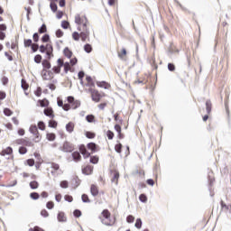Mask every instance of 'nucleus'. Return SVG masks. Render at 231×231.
Returning a JSON list of instances; mask_svg holds the SVG:
<instances>
[{
	"instance_id": "obj_42",
	"label": "nucleus",
	"mask_w": 231,
	"mask_h": 231,
	"mask_svg": "<svg viewBox=\"0 0 231 231\" xmlns=\"http://www.w3.org/2000/svg\"><path fill=\"white\" fill-rule=\"evenodd\" d=\"M81 199L83 203H91V199H89V196H88V194H83L81 196Z\"/></svg>"
},
{
	"instance_id": "obj_13",
	"label": "nucleus",
	"mask_w": 231,
	"mask_h": 231,
	"mask_svg": "<svg viewBox=\"0 0 231 231\" xmlns=\"http://www.w3.org/2000/svg\"><path fill=\"white\" fill-rule=\"evenodd\" d=\"M16 143L18 145H25V147H33V143H32V141L24 138L16 140Z\"/></svg>"
},
{
	"instance_id": "obj_32",
	"label": "nucleus",
	"mask_w": 231,
	"mask_h": 231,
	"mask_svg": "<svg viewBox=\"0 0 231 231\" xmlns=\"http://www.w3.org/2000/svg\"><path fill=\"white\" fill-rule=\"evenodd\" d=\"M62 67L64 68V72L68 73L69 71H71V65L69 64V62H65L63 61V65Z\"/></svg>"
},
{
	"instance_id": "obj_12",
	"label": "nucleus",
	"mask_w": 231,
	"mask_h": 231,
	"mask_svg": "<svg viewBox=\"0 0 231 231\" xmlns=\"http://www.w3.org/2000/svg\"><path fill=\"white\" fill-rule=\"evenodd\" d=\"M75 147L70 143L65 142L61 147V151L63 152H73Z\"/></svg>"
},
{
	"instance_id": "obj_37",
	"label": "nucleus",
	"mask_w": 231,
	"mask_h": 231,
	"mask_svg": "<svg viewBox=\"0 0 231 231\" xmlns=\"http://www.w3.org/2000/svg\"><path fill=\"white\" fill-rule=\"evenodd\" d=\"M61 28H63V30H68V28H71V25L69 24V22L64 20L61 22Z\"/></svg>"
},
{
	"instance_id": "obj_24",
	"label": "nucleus",
	"mask_w": 231,
	"mask_h": 231,
	"mask_svg": "<svg viewBox=\"0 0 231 231\" xmlns=\"http://www.w3.org/2000/svg\"><path fill=\"white\" fill-rule=\"evenodd\" d=\"M63 55L67 57V59H71V57H73V51L67 47L63 50Z\"/></svg>"
},
{
	"instance_id": "obj_50",
	"label": "nucleus",
	"mask_w": 231,
	"mask_h": 231,
	"mask_svg": "<svg viewBox=\"0 0 231 231\" xmlns=\"http://www.w3.org/2000/svg\"><path fill=\"white\" fill-rule=\"evenodd\" d=\"M106 136H107L108 140H113V138H115V133H113V131H111V130H107Z\"/></svg>"
},
{
	"instance_id": "obj_44",
	"label": "nucleus",
	"mask_w": 231,
	"mask_h": 231,
	"mask_svg": "<svg viewBox=\"0 0 231 231\" xmlns=\"http://www.w3.org/2000/svg\"><path fill=\"white\" fill-rule=\"evenodd\" d=\"M85 135L87 138L93 140V138H95V136H97V134H95L93 132H86Z\"/></svg>"
},
{
	"instance_id": "obj_23",
	"label": "nucleus",
	"mask_w": 231,
	"mask_h": 231,
	"mask_svg": "<svg viewBox=\"0 0 231 231\" xmlns=\"http://www.w3.org/2000/svg\"><path fill=\"white\" fill-rule=\"evenodd\" d=\"M72 158H73L74 162H81L82 155H80V152H73Z\"/></svg>"
},
{
	"instance_id": "obj_4",
	"label": "nucleus",
	"mask_w": 231,
	"mask_h": 231,
	"mask_svg": "<svg viewBox=\"0 0 231 231\" xmlns=\"http://www.w3.org/2000/svg\"><path fill=\"white\" fill-rule=\"evenodd\" d=\"M49 165H51L50 168H47L48 172H51V176L54 178H57V176H60V174H62V170L60 169V165L56 162H49Z\"/></svg>"
},
{
	"instance_id": "obj_62",
	"label": "nucleus",
	"mask_w": 231,
	"mask_h": 231,
	"mask_svg": "<svg viewBox=\"0 0 231 231\" xmlns=\"http://www.w3.org/2000/svg\"><path fill=\"white\" fill-rule=\"evenodd\" d=\"M50 6H51V10H52V12H57V4L56 3H51L50 4Z\"/></svg>"
},
{
	"instance_id": "obj_49",
	"label": "nucleus",
	"mask_w": 231,
	"mask_h": 231,
	"mask_svg": "<svg viewBox=\"0 0 231 231\" xmlns=\"http://www.w3.org/2000/svg\"><path fill=\"white\" fill-rule=\"evenodd\" d=\"M86 120L87 122H88L89 124H92L93 122H95V116L93 115H88L86 116Z\"/></svg>"
},
{
	"instance_id": "obj_59",
	"label": "nucleus",
	"mask_w": 231,
	"mask_h": 231,
	"mask_svg": "<svg viewBox=\"0 0 231 231\" xmlns=\"http://www.w3.org/2000/svg\"><path fill=\"white\" fill-rule=\"evenodd\" d=\"M42 42H50V35L49 34H44L42 37Z\"/></svg>"
},
{
	"instance_id": "obj_48",
	"label": "nucleus",
	"mask_w": 231,
	"mask_h": 231,
	"mask_svg": "<svg viewBox=\"0 0 231 231\" xmlns=\"http://www.w3.org/2000/svg\"><path fill=\"white\" fill-rule=\"evenodd\" d=\"M5 57L8 59V60L12 61L14 60V53L12 51H5Z\"/></svg>"
},
{
	"instance_id": "obj_38",
	"label": "nucleus",
	"mask_w": 231,
	"mask_h": 231,
	"mask_svg": "<svg viewBox=\"0 0 231 231\" xmlns=\"http://www.w3.org/2000/svg\"><path fill=\"white\" fill-rule=\"evenodd\" d=\"M38 129H40V131H46V124H44L43 121L38 122Z\"/></svg>"
},
{
	"instance_id": "obj_55",
	"label": "nucleus",
	"mask_w": 231,
	"mask_h": 231,
	"mask_svg": "<svg viewBox=\"0 0 231 231\" xmlns=\"http://www.w3.org/2000/svg\"><path fill=\"white\" fill-rule=\"evenodd\" d=\"M139 199L142 203H147V196L145 194H141L139 196Z\"/></svg>"
},
{
	"instance_id": "obj_36",
	"label": "nucleus",
	"mask_w": 231,
	"mask_h": 231,
	"mask_svg": "<svg viewBox=\"0 0 231 231\" xmlns=\"http://www.w3.org/2000/svg\"><path fill=\"white\" fill-rule=\"evenodd\" d=\"M19 50V41L18 40H14V41H12V43H11V50Z\"/></svg>"
},
{
	"instance_id": "obj_46",
	"label": "nucleus",
	"mask_w": 231,
	"mask_h": 231,
	"mask_svg": "<svg viewBox=\"0 0 231 231\" xmlns=\"http://www.w3.org/2000/svg\"><path fill=\"white\" fill-rule=\"evenodd\" d=\"M30 187L32 189H39V182H37L36 180H32L30 182Z\"/></svg>"
},
{
	"instance_id": "obj_53",
	"label": "nucleus",
	"mask_w": 231,
	"mask_h": 231,
	"mask_svg": "<svg viewBox=\"0 0 231 231\" xmlns=\"http://www.w3.org/2000/svg\"><path fill=\"white\" fill-rule=\"evenodd\" d=\"M30 198L32 199H39V198H41V195H39V193L37 192H32L30 194Z\"/></svg>"
},
{
	"instance_id": "obj_43",
	"label": "nucleus",
	"mask_w": 231,
	"mask_h": 231,
	"mask_svg": "<svg viewBox=\"0 0 231 231\" xmlns=\"http://www.w3.org/2000/svg\"><path fill=\"white\" fill-rule=\"evenodd\" d=\"M72 39L73 41H80V33H79L78 32H72Z\"/></svg>"
},
{
	"instance_id": "obj_54",
	"label": "nucleus",
	"mask_w": 231,
	"mask_h": 231,
	"mask_svg": "<svg viewBox=\"0 0 231 231\" xmlns=\"http://www.w3.org/2000/svg\"><path fill=\"white\" fill-rule=\"evenodd\" d=\"M18 152L20 154H26V152H28V149L24 146H22L19 148Z\"/></svg>"
},
{
	"instance_id": "obj_26",
	"label": "nucleus",
	"mask_w": 231,
	"mask_h": 231,
	"mask_svg": "<svg viewBox=\"0 0 231 231\" xmlns=\"http://www.w3.org/2000/svg\"><path fill=\"white\" fill-rule=\"evenodd\" d=\"M206 111L208 115H210V113H212V101H210V99H208L206 101Z\"/></svg>"
},
{
	"instance_id": "obj_61",
	"label": "nucleus",
	"mask_w": 231,
	"mask_h": 231,
	"mask_svg": "<svg viewBox=\"0 0 231 231\" xmlns=\"http://www.w3.org/2000/svg\"><path fill=\"white\" fill-rule=\"evenodd\" d=\"M134 226L137 228H142V219L137 218L136 221H135V225Z\"/></svg>"
},
{
	"instance_id": "obj_45",
	"label": "nucleus",
	"mask_w": 231,
	"mask_h": 231,
	"mask_svg": "<svg viewBox=\"0 0 231 231\" xmlns=\"http://www.w3.org/2000/svg\"><path fill=\"white\" fill-rule=\"evenodd\" d=\"M107 106V101L102 102L97 105V107L100 111H104L106 109V106Z\"/></svg>"
},
{
	"instance_id": "obj_9",
	"label": "nucleus",
	"mask_w": 231,
	"mask_h": 231,
	"mask_svg": "<svg viewBox=\"0 0 231 231\" xmlns=\"http://www.w3.org/2000/svg\"><path fill=\"white\" fill-rule=\"evenodd\" d=\"M62 66H64V60L60 58L57 60V65L52 68L53 73L59 75V73H60Z\"/></svg>"
},
{
	"instance_id": "obj_17",
	"label": "nucleus",
	"mask_w": 231,
	"mask_h": 231,
	"mask_svg": "<svg viewBox=\"0 0 231 231\" xmlns=\"http://www.w3.org/2000/svg\"><path fill=\"white\" fill-rule=\"evenodd\" d=\"M114 129L116 131L117 138L119 140H124L125 138V135L122 133V126H120V125H115Z\"/></svg>"
},
{
	"instance_id": "obj_19",
	"label": "nucleus",
	"mask_w": 231,
	"mask_h": 231,
	"mask_svg": "<svg viewBox=\"0 0 231 231\" xmlns=\"http://www.w3.org/2000/svg\"><path fill=\"white\" fill-rule=\"evenodd\" d=\"M58 106L59 107H62L64 111H69V108H70L69 104H67V103L64 104V101H62L61 99H58Z\"/></svg>"
},
{
	"instance_id": "obj_41",
	"label": "nucleus",
	"mask_w": 231,
	"mask_h": 231,
	"mask_svg": "<svg viewBox=\"0 0 231 231\" xmlns=\"http://www.w3.org/2000/svg\"><path fill=\"white\" fill-rule=\"evenodd\" d=\"M99 158L97 155L90 156V163H93L94 165H97L98 163Z\"/></svg>"
},
{
	"instance_id": "obj_22",
	"label": "nucleus",
	"mask_w": 231,
	"mask_h": 231,
	"mask_svg": "<svg viewBox=\"0 0 231 231\" xmlns=\"http://www.w3.org/2000/svg\"><path fill=\"white\" fill-rule=\"evenodd\" d=\"M98 192H99V190H98V186H97V185H95V184H92V185L90 186V194H91L92 196H94V197H97V196H98Z\"/></svg>"
},
{
	"instance_id": "obj_7",
	"label": "nucleus",
	"mask_w": 231,
	"mask_h": 231,
	"mask_svg": "<svg viewBox=\"0 0 231 231\" xmlns=\"http://www.w3.org/2000/svg\"><path fill=\"white\" fill-rule=\"evenodd\" d=\"M67 101L69 105V109H78V107H80V102L79 100H75V97L69 96L67 97Z\"/></svg>"
},
{
	"instance_id": "obj_52",
	"label": "nucleus",
	"mask_w": 231,
	"mask_h": 231,
	"mask_svg": "<svg viewBox=\"0 0 231 231\" xmlns=\"http://www.w3.org/2000/svg\"><path fill=\"white\" fill-rule=\"evenodd\" d=\"M31 49H32V52L35 53V51H38L39 49L41 50V47H39V44H37V43H32L31 45Z\"/></svg>"
},
{
	"instance_id": "obj_27",
	"label": "nucleus",
	"mask_w": 231,
	"mask_h": 231,
	"mask_svg": "<svg viewBox=\"0 0 231 231\" xmlns=\"http://www.w3.org/2000/svg\"><path fill=\"white\" fill-rule=\"evenodd\" d=\"M21 84L22 88H23L24 94L28 96V93L26 91H28V88H30V85L24 79H22Z\"/></svg>"
},
{
	"instance_id": "obj_20",
	"label": "nucleus",
	"mask_w": 231,
	"mask_h": 231,
	"mask_svg": "<svg viewBox=\"0 0 231 231\" xmlns=\"http://www.w3.org/2000/svg\"><path fill=\"white\" fill-rule=\"evenodd\" d=\"M97 88H103L104 89H109L111 85L106 81H97Z\"/></svg>"
},
{
	"instance_id": "obj_3",
	"label": "nucleus",
	"mask_w": 231,
	"mask_h": 231,
	"mask_svg": "<svg viewBox=\"0 0 231 231\" xmlns=\"http://www.w3.org/2000/svg\"><path fill=\"white\" fill-rule=\"evenodd\" d=\"M102 218L101 221L103 225H106V226H113L115 225V218L111 219V212L108 211V209H104L101 213Z\"/></svg>"
},
{
	"instance_id": "obj_21",
	"label": "nucleus",
	"mask_w": 231,
	"mask_h": 231,
	"mask_svg": "<svg viewBox=\"0 0 231 231\" xmlns=\"http://www.w3.org/2000/svg\"><path fill=\"white\" fill-rule=\"evenodd\" d=\"M113 178H112V183H116V185H118V180L120 178V172L118 171H112Z\"/></svg>"
},
{
	"instance_id": "obj_30",
	"label": "nucleus",
	"mask_w": 231,
	"mask_h": 231,
	"mask_svg": "<svg viewBox=\"0 0 231 231\" xmlns=\"http://www.w3.org/2000/svg\"><path fill=\"white\" fill-rule=\"evenodd\" d=\"M48 125H49V127H51L52 129H57V126L59 125V123H57V121H55L53 119H51L48 122Z\"/></svg>"
},
{
	"instance_id": "obj_64",
	"label": "nucleus",
	"mask_w": 231,
	"mask_h": 231,
	"mask_svg": "<svg viewBox=\"0 0 231 231\" xmlns=\"http://www.w3.org/2000/svg\"><path fill=\"white\" fill-rule=\"evenodd\" d=\"M29 231H44V229L39 226H34L33 228H31Z\"/></svg>"
},
{
	"instance_id": "obj_60",
	"label": "nucleus",
	"mask_w": 231,
	"mask_h": 231,
	"mask_svg": "<svg viewBox=\"0 0 231 231\" xmlns=\"http://www.w3.org/2000/svg\"><path fill=\"white\" fill-rule=\"evenodd\" d=\"M60 187L61 189H68V187H69V184L68 183L67 180H63L60 182Z\"/></svg>"
},
{
	"instance_id": "obj_18",
	"label": "nucleus",
	"mask_w": 231,
	"mask_h": 231,
	"mask_svg": "<svg viewBox=\"0 0 231 231\" xmlns=\"http://www.w3.org/2000/svg\"><path fill=\"white\" fill-rule=\"evenodd\" d=\"M117 55L119 59L122 60H125L127 59V50L125 48H122L120 51H117Z\"/></svg>"
},
{
	"instance_id": "obj_10",
	"label": "nucleus",
	"mask_w": 231,
	"mask_h": 231,
	"mask_svg": "<svg viewBox=\"0 0 231 231\" xmlns=\"http://www.w3.org/2000/svg\"><path fill=\"white\" fill-rule=\"evenodd\" d=\"M86 88H88L87 91H91V89H95V81H93V79L91 76H87L86 77Z\"/></svg>"
},
{
	"instance_id": "obj_15",
	"label": "nucleus",
	"mask_w": 231,
	"mask_h": 231,
	"mask_svg": "<svg viewBox=\"0 0 231 231\" xmlns=\"http://www.w3.org/2000/svg\"><path fill=\"white\" fill-rule=\"evenodd\" d=\"M79 152L82 154L83 158H89L91 156V153L88 152V148H86V145L81 144L79 145Z\"/></svg>"
},
{
	"instance_id": "obj_40",
	"label": "nucleus",
	"mask_w": 231,
	"mask_h": 231,
	"mask_svg": "<svg viewBox=\"0 0 231 231\" xmlns=\"http://www.w3.org/2000/svg\"><path fill=\"white\" fill-rule=\"evenodd\" d=\"M117 144L115 145V151L118 152V154L122 153V147L123 145L120 143V142L117 141Z\"/></svg>"
},
{
	"instance_id": "obj_57",
	"label": "nucleus",
	"mask_w": 231,
	"mask_h": 231,
	"mask_svg": "<svg viewBox=\"0 0 231 231\" xmlns=\"http://www.w3.org/2000/svg\"><path fill=\"white\" fill-rule=\"evenodd\" d=\"M73 216L74 217H80V216H82V211H80L79 209H75L73 212Z\"/></svg>"
},
{
	"instance_id": "obj_35",
	"label": "nucleus",
	"mask_w": 231,
	"mask_h": 231,
	"mask_svg": "<svg viewBox=\"0 0 231 231\" xmlns=\"http://www.w3.org/2000/svg\"><path fill=\"white\" fill-rule=\"evenodd\" d=\"M48 32V27L46 23H43L38 30V33H46Z\"/></svg>"
},
{
	"instance_id": "obj_2",
	"label": "nucleus",
	"mask_w": 231,
	"mask_h": 231,
	"mask_svg": "<svg viewBox=\"0 0 231 231\" xmlns=\"http://www.w3.org/2000/svg\"><path fill=\"white\" fill-rule=\"evenodd\" d=\"M74 23L78 26V31L82 32V28H88L89 20H88V16H86V14H76L74 16Z\"/></svg>"
},
{
	"instance_id": "obj_56",
	"label": "nucleus",
	"mask_w": 231,
	"mask_h": 231,
	"mask_svg": "<svg viewBox=\"0 0 231 231\" xmlns=\"http://www.w3.org/2000/svg\"><path fill=\"white\" fill-rule=\"evenodd\" d=\"M56 37H58V39H60V37H64V32H62V30L58 29L56 31Z\"/></svg>"
},
{
	"instance_id": "obj_5",
	"label": "nucleus",
	"mask_w": 231,
	"mask_h": 231,
	"mask_svg": "<svg viewBox=\"0 0 231 231\" xmlns=\"http://www.w3.org/2000/svg\"><path fill=\"white\" fill-rule=\"evenodd\" d=\"M88 93L90 94L92 101L96 102V104H98V102H100V100H102V98L106 97V93H100V91H98V89L97 88H94V89L90 88Z\"/></svg>"
},
{
	"instance_id": "obj_25",
	"label": "nucleus",
	"mask_w": 231,
	"mask_h": 231,
	"mask_svg": "<svg viewBox=\"0 0 231 231\" xmlns=\"http://www.w3.org/2000/svg\"><path fill=\"white\" fill-rule=\"evenodd\" d=\"M66 131H68V133H73V131H75V123L69 122V124H67Z\"/></svg>"
},
{
	"instance_id": "obj_16",
	"label": "nucleus",
	"mask_w": 231,
	"mask_h": 231,
	"mask_svg": "<svg viewBox=\"0 0 231 231\" xmlns=\"http://www.w3.org/2000/svg\"><path fill=\"white\" fill-rule=\"evenodd\" d=\"M43 113H44L45 116H48L51 120H53V118H55V112L53 111V108H51V107L47 106L46 108H44Z\"/></svg>"
},
{
	"instance_id": "obj_51",
	"label": "nucleus",
	"mask_w": 231,
	"mask_h": 231,
	"mask_svg": "<svg viewBox=\"0 0 231 231\" xmlns=\"http://www.w3.org/2000/svg\"><path fill=\"white\" fill-rule=\"evenodd\" d=\"M4 115H5V116H12V115H14V112L10 108H5Z\"/></svg>"
},
{
	"instance_id": "obj_63",
	"label": "nucleus",
	"mask_w": 231,
	"mask_h": 231,
	"mask_svg": "<svg viewBox=\"0 0 231 231\" xmlns=\"http://www.w3.org/2000/svg\"><path fill=\"white\" fill-rule=\"evenodd\" d=\"M126 221H127V223H134V217L132 216V215H129V216L126 217Z\"/></svg>"
},
{
	"instance_id": "obj_11",
	"label": "nucleus",
	"mask_w": 231,
	"mask_h": 231,
	"mask_svg": "<svg viewBox=\"0 0 231 231\" xmlns=\"http://www.w3.org/2000/svg\"><path fill=\"white\" fill-rule=\"evenodd\" d=\"M1 156H11V160H14V149H12V147L8 146L5 149L2 150V152H0Z\"/></svg>"
},
{
	"instance_id": "obj_1",
	"label": "nucleus",
	"mask_w": 231,
	"mask_h": 231,
	"mask_svg": "<svg viewBox=\"0 0 231 231\" xmlns=\"http://www.w3.org/2000/svg\"><path fill=\"white\" fill-rule=\"evenodd\" d=\"M40 52L41 53H46V60H43L42 62V66L43 69H51V60L53 55V45L51 43H47L46 45H41L40 46Z\"/></svg>"
},
{
	"instance_id": "obj_6",
	"label": "nucleus",
	"mask_w": 231,
	"mask_h": 231,
	"mask_svg": "<svg viewBox=\"0 0 231 231\" xmlns=\"http://www.w3.org/2000/svg\"><path fill=\"white\" fill-rule=\"evenodd\" d=\"M29 132L31 134L34 136L35 142H41V133H39V128H37V125H32L29 128Z\"/></svg>"
},
{
	"instance_id": "obj_58",
	"label": "nucleus",
	"mask_w": 231,
	"mask_h": 231,
	"mask_svg": "<svg viewBox=\"0 0 231 231\" xmlns=\"http://www.w3.org/2000/svg\"><path fill=\"white\" fill-rule=\"evenodd\" d=\"M34 95L36 97H41V95H42V88H41V87H38L37 89L34 91Z\"/></svg>"
},
{
	"instance_id": "obj_28",
	"label": "nucleus",
	"mask_w": 231,
	"mask_h": 231,
	"mask_svg": "<svg viewBox=\"0 0 231 231\" xmlns=\"http://www.w3.org/2000/svg\"><path fill=\"white\" fill-rule=\"evenodd\" d=\"M88 149H89V151H92V152H97V144L95 143H88L87 144Z\"/></svg>"
},
{
	"instance_id": "obj_8",
	"label": "nucleus",
	"mask_w": 231,
	"mask_h": 231,
	"mask_svg": "<svg viewBox=\"0 0 231 231\" xmlns=\"http://www.w3.org/2000/svg\"><path fill=\"white\" fill-rule=\"evenodd\" d=\"M79 39H81L82 42H86L88 39H89V29L88 27L81 28V32H79Z\"/></svg>"
},
{
	"instance_id": "obj_47",
	"label": "nucleus",
	"mask_w": 231,
	"mask_h": 231,
	"mask_svg": "<svg viewBox=\"0 0 231 231\" xmlns=\"http://www.w3.org/2000/svg\"><path fill=\"white\" fill-rule=\"evenodd\" d=\"M34 62L41 64V62H42V56L41 54L34 56Z\"/></svg>"
},
{
	"instance_id": "obj_39",
	"label": "nucleus",
	"mask_w": 231,
	"mask_h": 231,
	"mask_svg": "<svg viewBox=\"0 0 231 231\" xmlns=\"http://www.w3.org/2000/svg\"><path fill=\"white\" fill-rule=\"evenodd\" d=\"M32 44H33V43H32L31 39H24L23 40L24 48H30V46H32Z\"/></svg>"
},
{
	"instance_id": "obj_14",
	"label": "nucleus",
	"mask_w": 231,
	"mask_h": 231,
	"mask_svg": "<svg viewBox=\"0 0 231 231\" xmlns=\"http://www.w3.org/2000/svg\"><path fill=\"white\" fill-rule=\"evenodd\" d=\"M93 165H86L82 167V172L86 175V176H91V174H93Z\"/></svg>"
},
{
	"instance_id": "obj_31",
	"label": "nucleus",
	"mask_w": 231,
	"mask_h": 231,
	"mask_svg": "<svg viewBox=\"0 0 231 231\" xmlns=\"http://www.w3.org/2000/svg\"><path fill=\"white\" fill-rule=\"evenodd\" d=\"M58 221H60V223L66 222V215L64 214V212H60L58 214Z\"/></svg>"
},
{
	"instance_id": "obj_29",
	"label": "nucleus",
	"mask_w": 231,
	"mask_h": 231,
	"mask_svg": "<svg viewBox=\"0 0 231 231\" xmlns=\"http://www.w3.org/2000/svg\"><path fill=\"white\" fill-rule=\"evenodd\" d=\"M38 102L40 103L41 107H48V106H50V101H48L46 98L42 100L40 99Z\"/></svg>"
},
{
	"instance_id": "obj_34",
	"label": "nucleus",
	"mask_w": 231,
	"mask_h": 231,
	"mask_svg": "<svg viewBox=\"0 0 231 231\" xmlns=\"http://www.w3.org/2000/svg\"><path fill=\"white\" fill-rule=\"evenodd\" d=\"M46 138H47V140H49V142H53L55 140V138H57V136L53 133H48L46 134Z\"/></svg>"
},
{
	"instance_id": "obj_33",
	"label": "nucleus",
	"mask_w": 231,
	"mask_h": 231,
	"mask_svg": "<svg viewBox=\"0 0 231 231\" xmlns=\"http://www.w3.org/2000/svg\"><path fill=\"white\" fill-rule=\"evenodd\" d=\"M84 51H86V53H91L93 51V46H91L89 43L85 44Z\"/></svg>"
}]
</instances>
